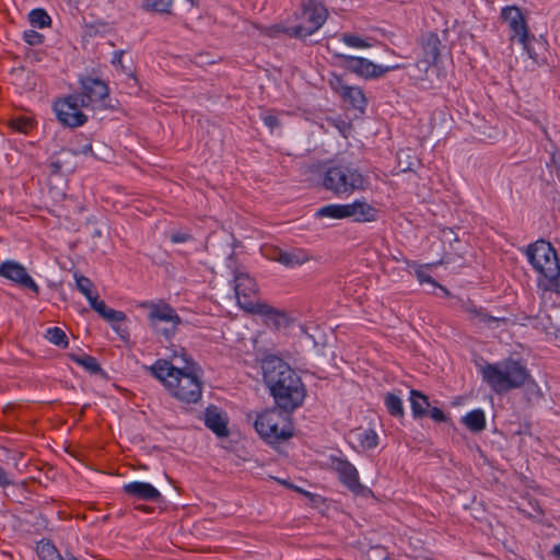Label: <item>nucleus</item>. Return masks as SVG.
I'll return each instance as SVG.
<instances>
[{"label": "nucleus", "mask_w": 560, "mask_h": 560, "mask_svg": "<svg viewBox=\"0 0 560 560\" xmlns=\"http://www.w3.org/2000/svg\"><path fill=\"white\" fill-rule=\"evenodd\" d=\"M172 359H180L183 365H176L173 361L158 360L150 368L152 375L174 398L187 404L197 402L201 398L202 383L196 364L189 361L186 351L182 348L174 351Z\"/></svg>", "instance_id": "nucleus-1"}, {"label": "nucleus", "mask_w": 560, "mask_h": 560, "mask_svg": "<svg viewBox=\"0 0 560 560\" xmlns=\"http://www.w3.org/2000/svg\"><path fill=\"white\" fill-rule=\"evenodd\" d=\"M264 380L277 408L292 412L302 406L306 388L301 377L281 359L271 357L262 362Z\"/></svg>", "instance_id": "nucleus-2"}, {"label": "nucleus", "mask_w": 560, "mask_h": 560, "mask_svg": "<svg viewBox=\"0 0 560 560\" xmlns=\"http://www.w3.org/2000/svg\"><path fill=\"white\" fill-rule=\"evenodd\" d=\"M234 291L238 306L247 313L266 317L268 324L276 328L288 324V315L260 300L256 281L247 273L240 272L234 277Z\"/></svg>", "instance_id": "nucleus-3"}, {"label": "nucleus", "mask_w": 560, "mask_h": 560, "mask_svg": "<svg viewBox=\"0 0 560 560\" xmlns=\"http://www.w3.org/2000/svg\"><path fill=\"white\" fill-rule=\"evenodd\" d=\"M483 381L498 394L524 386L532 381L525 365L516 360L488 363L481 369Z\"/></svg>", "instance_id": "nucleus-4"}, {"label": "nucleus", "mask_w": 560, "mask_h": 560, "mask_svg": "<svg viewBox=\"0 0 560 560\" xmlns=\"http://www.w3.org/2000/svg\"><path fill=\"white\" fill-rule=\"evenodd\" d=\"M289 413L277 407L261 411L254 422L256 432L268 444L288 441L294 434L292 418Z\"/></svg>", "instance_id": "nucleus-5"}, {"label": "nucleus", "mask_w": 560, "mask_h": 560, "mask_svg": "<svg viewBox=\"0 0 560 560\" xmlns=\"http://www.w3.org/2000/svg\"><path fill=\"white\" fill-rule=\"evenodd\" d=\"M323 186L336 196H348L364 189L366 179L358 170L348 165H332L325 172Z\"/></svg>", "instance_id": "nucleus-6"}, {"label": "nucleus", "mask_w": 560, "mask_h": 560, "mask_svg": "<svg viewBox=\"0 0 560 560\" xmlns=\"http://www.w3.org/2000/svg\"><path fill=\"white\" fill-rule=\"evenodd\" d=\"M527 258L534 269L550 283L560 277V262L555 247L544 240L529 245L526 250Z\"/></svg>", "instance_id": "nucleus-7"}, {"label": "nucleus", "mask_w": 560, "mask_h": 560, "mask_svg": "<svg viewBox=\"0 0 560 560\" xmlns=\"http://www.w3.org/2000/svg\"><path fill=\"white\" fill-rule=\"evenodd\" d=\"M140 307L148 311L149 326L159 335L171 338L182 324L176 311L166 302H143Z\"/></svg>", "instance_id": "nucleus-8"}, {"label": "nucleus", "mask_w": 560, "mask_h": 560, "mask_svg": "<svg viewBox=\"0 0 560 560\" xmlns=\"http://www.w3.org/2000/svg\"><path fill=\"white\" fill-rule=\"evenodd\" d=\"M500 18L509 27L511 33L510 40H517L526 54L532 59H536L537 54L532 48V42L535 40V36L530 34L527 21L521 9L516 5H506L502 8Z\"/></svg>", "instance_id": "nucleus-9"}, {"label": "nucleus", "mask_w": 560, "mask_h": 560, "mask_svg": "<svg viewBox=\"0 0 560 560\" xmlns=\"http://www.w3.org/2000/svg\"><path fill=\"white\" fill-rule=\"evenodd\" d=\"M327 10L320 3L310 0L302 5V10L296 14L300 23L290 28V37H306L320 28L327 19Z\"/></svg>", "instance_id": "nucleus-10"}, {"label": "nucleus", "mask_w": 560, "mask_h": 560, "mask_svg": "<svg viewBox=\"0 0 560 560\" xmlns=\"http://www.w3.org/2000/svg\"><path fill=\"white\" fill-rule=\"evenodd\" d=\"M264 256L290 269L317 260L310 250L303 247L282 248L279 246H266L264 248Z\"/></svg>", "instance_id": "nucleus-11"}, {"label": "nucleus", "mask_w": 560, "mask_h": 560, "mask_svg": "<svg viewBox=\"0 0 560 560\" xmlns=\"http://www.w3.org/2000/svg\"><path fill=\"white\" fill-rule=\"evenodd\" d=\"M338 58L345 61V67L352 73L364 78L366 80L377 79L383 77L385 73L399 69L398 65L395 66H386L383 67L381 65H376L373 61L355 56L349 55H337Z\"/></svg>", "instance_id": "nucleus-12"}, {"label": "nucleus", "mask_w": 560, "mask_h": 560, "mask_svg": "<svg viewBox=\"0 0 560 560\" xmlns=\"http://www.w3.org/2000/svg\"><path fill=\"white\" fill-rule=\"evenodd\" d=\"M331 468L338 474L339 480L355 495H372V490L359 480L357 468L347 459L331 458Z\"/></svg>", "instance_id": "nucleus-13"}, {"label": "nucleus", "mask_w": 560, "mask_h": 560, "mask_svg": "<svg viewBox=\"0 0 560 560\" xmlns=\"http://www.w3.org/2000/svg\"><path fill=\"white\" fill-rule=\"evenodd\" d=\"M79 95H69L55 103L54 109L59 121L68 127H79L86 121V116L82 113Z\"/></svg>", "instance_id": "nucleus-14"}, {"label": "nucleus", "mask_w": 560, "mask_h": 560, "mask_svg": "<svg viewBox=\"0 0 560 560\" xmlns=\"http://www.w3.org/2000/svg\"><path fill=\"white\" fill-rule=\"evenodd\" d=\"M459 311L466 315V319L477 328H494L500 323H505V318L490 315L483 307L477 306L472 301H460Z\"/></svg>", "instance_id": "nucleus-15"}, {"label": "nucleus", "mask_w": 560, "mask_h": 560, "mask_svg": "<svg viewBox=\"0 0 560 560\" xmlns=\"http://www.w3.org/2000/svg\"><path fill=\"white\" fill-rule=\"evenodd\" d=\"M0 276L16 283L22 288L32 290L35 294H38L39 288L27 273L26 269L19 262L4 261L0 265Z\"/></svg>", "instance_id": "nucleus-16"}, {"label": "nucleus", "mask_w": 560, "mask_h": 560, "mask_svg": "<svg viewBox=\"0 0 560 560\" xmlns=\"http://www.w3.org/2000/svg\"><path fill=\"white\" fill-rule=\"evenodd\" d=\"M331 89L340 95L343 102L348 103L354 109L363 112L366 106V97L359 86H351L343 83L342 79L335 75L330 80Z\"/></svg>", "instance_id": "nucleus-17"}, {"label": "nucleus", "mask_w": 560, "mask_h": 560, "mask_svg": "<svg viewBox=\"0 0 560 560\" xmlns=\"http://www.w3.org/2000/svg\"><path fill=\"white\" fill-rule=\"evenodd\" d=\"M81 106L90 107L108 96L107 85L93 78L82 80V93L78 94Z\"/></svg>", "instance_id": "nucleus-18"}, {"label": "nucleus", "mask_w": 560, "mask_h": 560, "mask_svg": "<svg viewBox=\"0 0 560 560\" xmlns=\"http://www.w3.org/2000/svg\"><path fill=\"white\" fill-rule=\"evenodd\" d=\"M441 40L434 33L427 34L421 42L422 58L417 62V67L427 72L434 66L440 56Z\"/></svg>", "instance_id": "nucleus-19"}, {"label": "nucleus", "mask_w": 560, "mask_h": 560, "mask_svg": "<svg viewBox=\"0 0 560 560\" xmlns=\"http://www.w3.org/2000/svg\"><path fill=\"white\" fill-rule=\"evenodd\" d=\"M377 213L376 208L363 200L347 203V219L351 218L354 222H374L377 219Z\"/></svg>", "instance_id": "nucleus-20"}, {"label": "nucleus", "mask_w": 560, "mask_h": 560, "mask_svg": "<svg viewBox=\"0 0 560 560\" xmlns=\"http://www.w3.org/2000/svg\"><path fill=\"white\" fill-rule=\"evenodd\" d=\"M124 492L130 497L144 501H158L161 498L160 491L151 483L132 481L124 486Z\"/></svg>", "instance_id": "nucleus-21"}, {"label": "nucleus", "mask_w": 560, "mask_h": 560, "mask_svg": "<svg viewBox=\"0 0 560 560\" xmlns=\"http://www.w3.org/2000/svg\"><path fill=\"white\" fill-rule=\"evenodd\" d=\"M205 424L218 436L229 435L228 419L225 415L217 407H209L205 412Z\"/></svg>", "instance_id": "nucleus-22"}, {"label": "nucleus", "mask_w": 560, "mask_h": 560, "mask_svg": "<svg viewBox=\"0 0 560 560\" xmlns=\"http://www.w3.org/2000/svg\"><path fill=\"white\" fill-rule=\"evenodd\" d=\"M90 306L105 320L109 323H120L126 320V314L121 311H116L108 307L103 300L98 299V295L93 298L89 302Z\"/></svg>", "instance_id": "nucleus-23"}, {"label": "nucleus", "mask_w": 560, "mask_h": 560, "mask_svg": "<svg viewBox=\"0 0 560 560\" xmlns=\"http://www.w3.org/2000/svg\"><path fill=\"white\" fill-rule=\"evenodd\" d=\"M462 422L471 432H481L486 428L485 412L481 409H475L463 417Z\"/></svg>", "instance_id": "nucleus-24"}, {"label": "nucleus", "mask_w": 560, "mask_h": 560, "mask_svg": "<svg viewBox=\"0 0 560 560\" xmlns=\"http://www.w3.org/2000/svg\"><path fill=\"white\" fill-rule=\"evenodd\" d=\"M410 404L413 417L421 418L428 416L429 399L421 392L416 389L410 392Z\"/></svg>", "instance_id": "nucleus-25"}, {"label": "nucleus", "mask_w": 560, "mask_h": 560, "mask_svg": "<svg viewBox=\"0 0 560 560\" xmlns=\"http://www.w3.org/2000/svg\"><path fill=\"white\" fill-rule=\"evenodd\" d=\"M319 218L347 219V205H328L317 210Z\"/></svg>", "instance_id": "nucleus-26"}, {"label": "nucleus", "mask_w": 560, "mask_h": 560, "mask_svg": "<svg viewBox=\"0 0 560 560\" xmlns=\"http://www.w3.org/2000/svg\"><path fill=\"white\" fill-rule=\"evenodd\" d=\"M77 289L90 302L93 298L97 296L93 282L84 276L74 275Z\"/></svg>", "instance_id": "nucleus-27"}, {"label": "nucleus", "mask_w": 560, "mask_h": 560, "mask_svg": "<svg viewBox=\"0 0 560 560\" xmlns=\"http://www.w3.org/2000/svg\"><path fill=\"white\" fill-rule=\"evenodd\" d=\"M173 0H142V8L149 12L171 13Z\"/></svg>", "instance_id": "nucleus-28"}, {"label": "nucleus", "mask_w": 560, "mask_h": 560, "mask_svg": "<svg viewBox=\"0 0 560 560\" xmlns=\"http://www.w3.org/2000/svg\"><path fill=\"white\" fill-rule=\"evenodd\" d=\"M45 338L55 346L67 348L68 337L59 327H51L46 330Z\"/></svg>", "instance_id": "nucleus-29"}, {"label": "nucleus", "mask_w": 560, "mask_h": 560, "mask_svg": "<svg viewBox=\"0 0 560 560\" xmlns=\"http://www.w3.org/2000/svg\"><path fill=\"white\" fill-rule=\"evenodd\" d=\"M70 358L74 362H77L78 364L83 366L86 371H89L92 374H97V373H100L102 371V369H101L100 364L97 363L96 359L91 357V355H88V354H83V355L71 354Z\"/></svg>", "instance_id": "nucleus-30"}, {"label": "nucleus", "mask_w": 560, "mask_h": 560, "mask_svg": "<svg viewBox=\"0 0 560 560\" xmlns=\"http://www.w3.org/2000/svg\"><path fill=\"white\" fill-rule=\"evenodd\" d=\"M385 406L387 408V411L393 417H402L405 413L402 400L395 394H392V393L386 394Z\"/></svg>", "instance_id": "nucleus-31"}, {"label": "nucleus", "mask_w": 560, "mask_h": 560, "mask_svg": "<svg viewBox=\"0 0 560 560\" xmlns=\"http://www.w3.org/2000/svg\"><path fill=\"white\" fill-rule=\"evenodd\" d=\"M340 39L349 47L358 48V49H365L372 47V44L369 42V39L360 37L355 34L351 33H343L340 36Z\"/></svg>", "instance_id": "nucleus-32"}, {"label": "nucleus", "mask_w": 560, "mask_h": 560, "mask_svg": "<svg viewBox=\"0 0 560 560\" xmlns=\"http://www.w3.org/2000/svg\"><path fill=\"white\" fill-rule=\"evenodd\" d=\"M359 442L362 448L372 450L378 445V435L374 430L368 429L359 434Z\"/></svg>", "instance_id": "nucleus-33"}, {"label": "nucleus", "mask_w": 560, "mask_h": 560, "mask_svg": "<svg viewBox=\"0 0 560 560\" xmlns=\"http://www.w3.org/2000/svg\"><path fill=\"white\" fill-rule=\"evenodd\" d=\"M30 22L33 26L46 27L50 25V16L43 9H35L28 15Z\"/></svg>", "instance_id": "nucleus-34"}, {"label": "nucleus", "mask_w": 560, "mask_h": 560, "mask_svg": "<svg viewBox=\"0 0 560 560\" xmlns=\"http://www.w3.org/2000/svg\"><path fill=\"white\" fill-rule=\"evenodd\" d=\"M13 129L26 133L33 128V120L26 117L15 118L11 121Z\"/></svg>", "instance_id": "nucleus-35"}, {"label": "nucleus", "mask_w": 560, "mask_h": 560, "mask_svg": "<svg viewBox=\"0 0 560 560\" xmlns=\"http://www.w3.org/2000/svg\"><path fill=\"white\" fill-rule=\"evenodd\" d=\"M290 28L291 27H284L281 24H273L271 26L264 27L262 33L266 36H269V37H277V36H279L282 33L287 34L288 36H290V32H289Z\"/></svg>", "instance_id": "nucleus-36"}, {"label": "nucleus", "mask_w": 560, "mask_h": 560, "mask_svg": "<svg viewBox=\"0 0 560 560\" xmlns=\"http://www.w3.org/2000/svg\"><path fill=\"white\" fill-rule=\"evenodd\" d=\"M23 38L28 45L32 46L40 45L44 42V36L34 30L25 31Z\"/></svg>", "instance_id": "nucleus-37"}, {"label": "nucleus", "mask_w": 560, "mask_h": 560, "mask_svg": "<svg viewBox=\"0 0 560 560\" xmlns=\"http://www.w3.org/2000/svg\"><path fill=\"white\" fill-rule=\"evenodd\" d=\"M261 119L271 131L280 126V120L278 116L275 115L272 112H265L261 115Z\"/></svg>", "instance_id": "nucleus-38"}, {"label": "nucleus", "mask_w": 560, "mask_h": 560, "mask_svg": "<svg viewBox=\"0 0 560 560\" xmlns=\"http://www.w3.org/2000/svg\"><path fill=\"white\" fill-rule=\"evenodd\" d=\"M428 415L436 422L446 421V416L440 408H431L430 410H428Z\"/></svg>", "instance_id": "nucleus-39"}, {"label": "nucleus", "mask_w": 560, "mask_h": 560, "mask_svg": "<svg viewBox=\"0 0 560 560\" xmlns=\"http://www.w3.org/2000/svg\"><path fill=\"white\" fill-rule=\"evenodd\" d=\"M416 275H417V278L420 283L428 282L433 285H438V283L428 273H425L422 269L417 270Z\"/></svg>", "instance_id": "nucleus-40"}, {"label": "nucleus", "mask_w": 560, "mask_h": 560, "mask_svg": "<svg viewBox=\"0 0 560 560\" xmlns=\"http://www.w3.org/2000/svg\"><path fill=\"white\" fill-rule=\"evenodd\" d=\"M72 153L75 154V155H79V154H83V155L90 154V153H92V144L88 143L82 149L72 150Z\"/></svg>", "instance_id": "nucleus-41"}, {"label": "nucleus", "mask_w": 560, "mask_h": 560, "mask_svg": "<svg viewBox=\"0 0 560 560\" xmlns=\"http://www.w3.org/2000/svg\"><path fill=\"white\" fill-rule=\"evenodd\" d=\"M113 63L115 66H118L122 71L125 70V67L122 65V52H120V51L115 52Z\"/></svg>", "instance_id": "nucleus-42"}, {"label": "nucleus", "mask_w": 560, "mask_h": 560, "mask_svg": "<svg viewBox=\"0 0 560 560\" xmlns=\"http://www.w3.org/2000/svg\"><path fill=\"white\" fill-rule=\"evenodd\" d=\"M173 243H184L188 240V235L183 233H176L171 236Z\"/></svg>", "instance_id": "nucleus-43"}, {"label": "nucleus", "mask_w": 560, "mask_h": 560, "mask_svg": "<svg viewBox=\"0 0 560 560\" xmlns=\"http://www.w3.org/2000/svg\"><path fill=\"white\" fill-rule=\"evenodd\" d=\"M10 483L4 470L0 467V486L5 487Z\"/></svg>", "instance_id": "nucleus-44"}, {"label": "nucleus", "mask_w": 560, "mask_h": 560, "mask_svg": "<svg viewBox=\"0 0 560 560\" xmlns=\"http://www.w3.org/2000/svg\"><path fill=\"white\" fill-rule=\"evenodd\" d=\"M283 485H285V486H288V487H290V488L294 489L295 491L301 492V493H303V494H305V495H308V494H310L307 491H303V490H302V489H300L299 487L291 486V485L287 483L285 481H283Z\"/></svg>", "instance_id": "nucleus-45"}, {"label": "nucleus", "mask_w": 560, "mask_h": 560, "mask_svg": "<svg viewBox=\"0 0 560 560\" xmlns=\"http://www.w3.org/2000/svg\"><path fill=\"white\" fill-rule=\"evenodd\" d=\"M552 555H553L556 558L560 559V544H559V545H556V546L553 547V549H552Z\"/></svg>", "instance_id": "nucleus-46"}, {"label": "nucleus", "mask_w": 560, "mask_h": 560, "mask_svg": "<svg viewBox=\"0 0 560 560\" xmlns=\"http://www.w3.org/2000/svg\"><path fill=\"white\" fill-rule=\"evenodd\" d=\"M553 163H555L557 173L560 174V156L559 158H553Z\"/></svg>", "instance_id": "nucleus-47"}, {"label": "nucleus", "mask_w": 560, "mask_h": 560, "mask_svg": "<svg viewBox=\"0 0 560 560\" xmlns=\"http://www.w3.org/2000/svg\"><path fill=\"white\" fill-rule=\"evenodd\" d=\"M393 258H394L395 260H397V261H400V260L406 261V259H404V258H399V257H398V255H395Z\"/></svg>", "instance_id": "nucleus-48"}, {"label": "nucleus", "mask_w": 560, "mask_h": 560, "mask_svg": "<svg viewBox=\"0 0 560 560\" xmlns=\"http://www.w3.org/2000/svg\"><path fill=\"white\" fill-rule=\"evenodd\" d=\"M434 266H436V265H435V264L427 265V267H430V268H431V267H434Z\"/></svg>", "instance_id": "nucleus-49"}, {"label": "nucleus", "mask_w": 560, "mask_h": 560, "mask_svg": "<svg viewBox=\"0 0 560 560\" xmlns=\"http://www.w3.org/2000/svg\"><path fill=\"white\" fill-rule=\"evenodd\" d=\"M67 560H77L74 557H70Z\"/></svg>", "instance_id": "nucleus-50"}]
</instances>
